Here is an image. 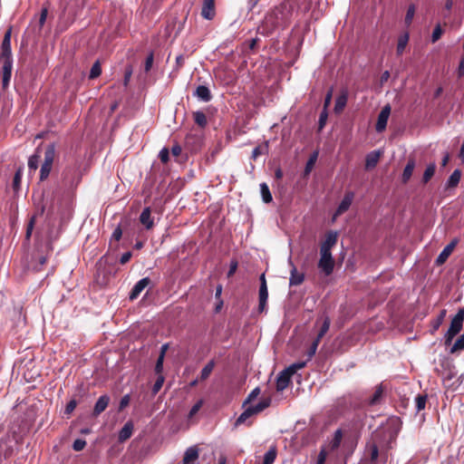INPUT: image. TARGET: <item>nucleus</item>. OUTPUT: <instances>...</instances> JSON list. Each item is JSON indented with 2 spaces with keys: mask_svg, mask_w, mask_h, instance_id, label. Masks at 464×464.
Segmentation results:
<instances>
[{
  "mask_svg": "<svg viewBox=\"0 0 464 464\" xmlns=\"http://www.w3.org/2000/svg\"><path fill=\"white\" fill-rule=\"evenodd\" d=\"M379 159H380V152L373 151V152H371L370 154H368L366 156V162H365L366 168L367 169L374 168L377 165Z\"/></svg>",
  "mask_w": 464,
  "mask_h": 464,
  "instance_id": "nucleus-27",
  "label": "nucleus"
},
{
  "mask_svg": "<svg viewBox=\"0 0 464 464\" xmlns=\"http://www.w3.org/2000/svg\"><path fill=\"white\" fill-rule=\"evenodd\" d=\"M53 165L43 162L40 169V180L44 181L47 179L52 170Z\"/></svg>",
  "mask_w": 464,
  "mask_h": 464,
  "instance_id": "nucleus-38",
  "label": "nucleus"
},
{
  "mask_svg": "<svg viewBox=\"0 0 464 464\" xmlns=\"http://www.w3.org/2000/svg\"><path fill=\"white\" fill-rule=\"evenodd\" d=\"M428 400L427 394H418L415 398V406L417 411H420L425 409L426 402Z\"/></svg>",
  "mask_w": 464,
  "mask_h": 464,
  "instance_id": "nucleus-32",
  "label": "nucleus"
},
{
  "mask_svg": "<svg viewBox=\"0 0 464 464\" xmlns=\"http://www.w3.org/2000/svg\"><path fill=\"white\" fill-rule=\"evenodd\" d=\"M292 376L293 375L286 369L280 372L276 378V391L283 392L286 389L291 382Z\"/></svg>",
  "mask_w": 464,
  "mask_h": 464,
  "instance_id": "nucleus-9",
  "label": "nucleus"
},
{
  "mask_svg": "<svg viewBox=\"0 0 464 464\" xmlns=\"http://www.w3.org/2000/svg\"><path fill=\"white\" fill-rule=\"evenodd\" d=\"M21 180H22V172H21V169H18L14 176V179H13V188L14 190H17L19 189L20 188V184H21Z\"/></svg>",
  "mask_w": 464,
  "mask_h": 464,
  "instance_id": "nucleus-53",
  "label": "nucleus"
},
{
  "mask_svg": "<svg viewBox=\"0 0 464 464\" xmlns=\"http://www.w3.org/2000/svg\"><path fill=\"white\" fill-rule=\"evenodd\" d=\"M40 160V155L34 154L28 160V168L30 170H36L38 169V163Z\"/></svg>",
  "mask_w": 464,
  "mask_h": 464,
  "instance_id": "nucleus-44",
  "label": "nucleus"
},
{
  "mask_svg": "<svg viewBox=\"0 0 464 464\" xmlns=\"http://www.w3.org/2000/svg\"><path fill=\"white\" fill-rule=\"evenodd\" d=\"M153 62H154V54H153V53L151 52V53H150L148 54V56H147V57H146V59H145V62H144V63H143V68H142V70H143V72H144V73H146V74H147V73L151 70L152 65H153Z\"/></svg>",
  "mask_w": 464,
  "mask_h": 464,
  "instance_id": "nucleus-39",
  "label": "nucleus"
},
{
  "mask_svg": "<svg viewBox=\"0 0 464 464\" xmlns=\"http://www.w3.org/2000/svg\"><path fill=\"white\" fill-rule=\"evenodd\" d=\"M132 72H133L132 65L127 64L124 68V78H123L124 85H127L129 83L130 77L132 75Z\"/></svg>",
  "mask_w": 464,
  "mask_h": 464,
  "instance_id": "nucleus-50",
  "label": "nucleus"
},
{
  "mask_svg": "<svg viewBox=\"0 0 464 464\" xmlns=\"http://www.w3.org/2000/svg\"><path fill=\"white\" fill-rule=\"evenodd\" d=\"M408 35L405 34L403 37H401L398 41V44H397V53L398 54H401L402 53V52L404 51L406 45H407V43H408Z\"/></svg>",
  "mask_w": 464,
  "mask_h": 464,
  "instance_id": "nucleus-49",
  "label": "nucleus"
},
{
  "mask_svg": "<svg viewBox=\"0 0 464 464\" xmlns=\"http://www.w3.org/2000/svg\"><path fill=\"white\" fill-rule=\"evenodd\" d=\"M342 440H343V432H342L341 430H337L334 432V439H333V440L331 442L332 448L333 449H337L340 446Z\"/></svg>",
  "mask_w": 464,
  "mask_h": 464,
  "instance_id": "nucleus-46",
  "label": "nucleus"
},
{
  "mask_svg": "<svg viewBox=\"0 0 464 464\" xmlns=\"http://www.w3.org/2000/svg\"><path fill=\"white\" fill-rule=\"evenodd\" d=\"M330 324H331V321H330V318L329 317H325L324 319V322H323V324L317 334V336H316V339L318 340H322V338L325 335V334L328 332L329 328H330Z\"/></svg>",
  "mask_w": 464,
  "mask_h": 464,
  "instance_id": "nucleus-36",
  "label": "nucleus"
},
{
  "mask_svg": "<svg viewBox=\"0 0 464 464\" xmlns=\"http://www.w3.org/2000/svg\"><path fill=\"white\" fill-rule=\"evenodd\" d=\"M216 362L214 360L209 361L204 368L201 370L199 380L201 382L206 381L214 370Z\"/></svg>",
  "mask_w": 464,
  "mask_h": 464,
  "instance_id": "nucleus-24",
  "label": "nucleus"
},
{
  "mask_svg": "<svg viewBox=\"0 0 464 464\" xmlns=\"http://www.w3.org/2000/svg\"><path fill=\"white\" fill-rule=\"evenodd\" d=\"M460 178H461V171L459 169H455L450 176L449 179L447 180L446 188H456L460 181Z\"/></svg>",
  "mask_w": 464,
  "mask_h": 464,
  "instance_id": "nucleus-21",
  "label": "nucleus"
},
{
  "mask_svg": "<svg viewBox=\"0 0 464 464\" xmlns=\"http://www.w3.org/2000/svg\"><path fill=\"white\" fill-rule=\"evenodd\" d=\"M443 34V30L440 26V24H438L434 29H433V32H432V34H431V43H436L442 35Z\"/></svg>",
  "mask_w": 464,
  "mask_h": 464,
  "instance_id": "nucleus-47",
  "label": "nucleus"
},
{
  "mask_svg": "<svg viewBox=\"0 0 464 464\" xmlns=\"http://www.w3.org/2000/svg\"><path fill=\"white\" fill-rule=\"evenodd\" d=\"M55 157V145L53 143L48 144L44 151V162L53 165Z\"/></svg>",
  "mask_w": 464,
  "mask_h": 464,
  "instance_id": "nucleus-22",
  "label": "nucleus"
},
{
  "mask_svg": "<svg viewBox=\"0 0 464 464\" xmlns=\"http://www.w3.org/2000/svg\"><path fill=\"white\" fill-rule=\"evenodd\" d=\"M34 227V218L33 217V218H31L30 221L27 224V227H26V233H25L26 239H30Z\"/></svg>",
  "mask_w": 464,
  "mask_h": 464,
  "instance_id": "nucleus-60",
  "label": "nucleus"
},
{
  "mask_svg": "<svg viewBox=\"0 0 464 464\" xmlns=\"http://www.w3.org/2000/svg\"><path fill=\"white\" fill-rule=\"evenodd\" d=\"M78 163H74L64 168L62 172V183L64 188L72 189L78 186L81 180V178L78 175Z\"/></svg>",
  "mask_w": 464,
  "mask_h": 464,
  "instance_id": "nucleus-2",
  "label": "nucleus"
},
{
  "mask_svg": "<svg viewBox=\"0 0 464 464\" xmlns=\"http://www.w3.org/2000/svg\"><path fill=\"white\" fill-rule=\"evenodd\" d=\"M201 15L207 20H212L215 17V0H203Z\"/></svg>",
  "mask_w": 464,
  "mask_h": 464,
  "instance_id": "nucleus-10",
  "label": "nucleus"
},
{
  "mask_svg": "<svg viewBox=\"0 0 464 464\" xmlns=\"http://www.w3.org/2000/svg\"><path fill=\"white\" fill-rule=\"evenodd\" d=\"M260 393V389L259 388H255L247 396V398L246 399V401H244L243 403V406H245L246 404L251 402L253 400H255Z\"/></svg>",
  "mask_w": 464,
  "mask_h": 464,
  "instance_id": "nucleus-55",
  "label": "nucleus"
},
{
  "mask_svg": "<svg viewBox=\"0 0 464 464\" xmlns=\"http://www.w3.org/2000/svg\"><path fill=\"white\" fill-rule=\"evenodd\" d=\"M327 119H328V111H327V110L323 109V111L320 113L319 121H318V130H322L324 128Z\"/></svg>",
  "mask_w": 464,
  "mask_h": 464,
  "instance_id": "nucleus-45",
  "label": "nucleus"
},
{
  "mask_svg": "<svg viewBox=\"0 0 464 464\" xmlns=\"http://www.w3.org/2000/svg\"><path fill=\"white\" fill-rule=\"evenodd\" d=\"M317 152H314L313 155L310 156L309 160H307L304 168V174H309L311 170L313 169L316 160H317Z\"/></svg>",
  "mask_w": 464,
  "mask_h": 464,
  "instance_id": "nucleus-41",
  "label": "nucleus"
},
{
  "mask_svg": "<svg viewBox=\"0 0 464 464\" xmlns=\"http://www.w3.org/2000/svg\"><path fill=\"white\" fill-rule=\"evenodd\" d=\"M140 222L145 227L146 229H151L154 226V220L151 217V210L150 208H145L140 216Z\"/></svg>",
  "mask_w": 464,
  "mask_h": 464,
  "instance_id": "nucleus-15",
  "label": "nucleus"
},
{
  "mask_svg": "<svg viewBox=\"0 0 464 464\" xmlns=\"http://www.w3.org/2000/svg\"><path fill=\"white\" fill-rule=\"evenodd\" d=\"M254 414L252 413V411H250L249 408H246L240 415L239 417L235 421V427H238L240 426L241 424H244L246 423V421L247 420V419H249L250 417H252Z\"/></svg>",
  "mask_w": 464,
  "mask_h": 464,
  "instance_id": "nucleus-31",
  "label": "nucleus"
},
{
  "mask_svg": "<svg viewBox=\"0 0 464 464\" xmlns=\"http://www.w3.org/2000/svg\"><path fill=\"white\" fill-rule=\"evenodd\" d=\"M130 396L129 394H126L123 397H121L119 404V411L124 410L130 404Z\"/></svg>",
  "mask_w": 464,
  "mask_h": 464,
  "instance_id": "nucleus-58",
  "label": "nucleus"
},
{
  "mask_svg": "<svg viewBox=\"0 0 464 464\" xmlns=\"http://www.w3.org/2000/svg\"><path fill=\"white\" fill-rule=\"evenodd\" d=\"M383 395H384V387H383L382 383H381L375 387L373 394L368 400V402H367L368 405L375 406V405L380 404L383 399Z\"/></svg>",
  "mask_w": 464,
  "mask_h": 464,
  "instance_id": "nucleus-12",
  "label": "nucleus"
},
{
  "mask_svg": "<svg viewBox=\"0 0 464 464\" xmlns=\"http://www.w3.org/2000/svg\"><path fill=\"white\" fill-rule=\"evenodd\" d=\"M109 402H110V397L108 395L100 396V398L98 399V401H96V403L94 405L92 415L94 417L99 416L108 407Z\"/></svg>",
  "mask_w": 464,
  "mask_h": 464,
  "instance_id": "nucleus-13",
  "label": "nucleus"
},
{
  "mask_svg": "<svg viewBox=\"0 0 464 464\" xmlns=\"http://www.w3.org/2000/svg\"><path fill=\"white\" fill-rule=\"evenodd\" d=\"M320 342L321 341L316 338L314 340V342L312 343V344L307 352V361H310L313 358V356L315 354Z\"/></svg>",
  "mask_w": 464,
  "mask_h": 464,
  "instance_id": "nucleus-48",
  "label": "nucleus"
},
{
  "mask_svg": "<svg viewBox=\"0 0 464 464\" xmlns=\"http://www.w3.org/2000/svg\"><path fill=\"white\" fill-rule=\"evenodd\" d=\"M260 192L265 203H270L273 200L272 194L266 183L260 184Z\"/></svg>",
  "mask_w": 464,
  "mask_h": 464,
  "instance_id": "nucleus-28",
  "label": "nucleus"
},
{
  "mask_svg": "<svg viewBox=\"0 0 464 464\" xmlns=\"http://www.w3.org/2000/svg\"><path fill=\"white\" fill-rule=\"evenodd\" d=\"M464 321V309L460 308L450 322V328L445 334V345H450L453 338L461 331Z\"/></svg>",
  "mask_w": 464,
  "mask_h": 464,
  "instance_id": "nucleus-3",
  "label": "nucleus"
},
{
  "mask_svg": "<svg viewBox=\"0 0 464 464\" xmlns=\"http://www.w3.org/2000/svg\"><path fill=\"white\" fill-rule=\"evenodd\" d=\"M159 157L163 163H167L169 160V150L167 148H163L159 154Z\"/></svg>",
  "mask_w": 464,
  "mask_h": 464,
  "instance_id": "nucleus-59",
  "label": "nucleus"
},
{
  "mask_svg": "<svg viewBox=\"0 0 464 464\" xmlns=\"http://www.w3.org/2000/svg\"><path fill=\"white\" fill-rule=\"evenodd\" d=\"M0 61L3 62L2 66V87H7L13 69V59L11 51V28H9L4 35L1 44Z\"/></svg>",
  "mask_w": 464,
  "mask_h": 464,
  "instance_id": "nucleus-1",
  "label": "nucleus"
},
{
  "mask_svg": "<svg viewBox=\"0 0 464 464\" xmlns=\"http://www.w3.org/2000/svg\"><path fill=\"white\" fill-rule=\"evenodd\" d=\"M238 263L237 260H232L229 265V270L227 272V277H231L237 269Z\"/></svg>",
  "mask_w": 464,
  "mask_h": 464,
  "instance_id": "nucleus-61",
  "label": "nucleus"
},
{
  "mask_svg": "<svg viewBox=\"0 0 464 464\" xmlns=\"http://www.w3.org/2000/svg\"><path fill=\"white\" fill-rule=\"evenodd\" d=\"M150 284V279L149 277H144L139 280L134 286L132 287L130 293V300L133 301L138 298L140 293Z\"/></svg>",
  "mask_w": 464,
  "mask_h": 464,
  "instance_id": "nucleus-7",
  "label": "nucleus"
},
{
  "mask_svg": "<svg viewBox=\"0 0 464 464\" xmlns=\"http://www.w3.org/2000/svg\"><path fill=\"white\" fill-rule=\"evenodd\" d=\"M270 403H271V399L266 398V399H264L263 401H261L260 402H258L256 405L249 406L248 408L250 409L252 413L255 415V414H257V413L263 411L265 409L268 408L270 406Z\"/></svg>",
  "mask_w": 464,
  "mask_h": 464,
  "instance_id": "nucleus-25",
  "label": "nucleus"
},
{
  "mask_svg": "<svg viewBox=\"0 0 464 464\" xmlns=\"http://www.w3.org/2000/svg\"><path fill=\"white\" fill-rule=\"evenodd\" d=\"M304 280V275L303 273H299L295 266H293L290 272V279L289 285L291 286L300 285Z\"/></svg>",
  "mask_w": 464,
  "mask_h": 464,
  "instance_id": "nucleus-19",
  "label": "nucleus"
},
{
  "mask_svg": "<svg viewBox=\"0 0 464 464\" xmlns=\"http://www.w3.org/2000/svg\"><path fill=\"white\" fill-rule=\"evenodd\" d=\"M435 170H436L435 163H430L427 166V168L423 173V176H422V182L424 184L428 183L431 179V178L433 177V175L435 173Z\"/></svg>",
  "mask_w": 464,
  "mask_h": 464,
  "instance_id": "nucleus-30",
  "label": "nucleus"
},
{
  "mask_svg": "<svg viewBox=\"0 0 464 464\" xmlns=\"http://www.w3.org/2000/svg\"><path fill=\"white\" fill-rule=\"evenodd\" d=\"M266 149V144L265 146H256L252 151L251 159L256 160L261 154L264 153V150Z\"/></svg>",
  "mask_w": 464,
  "mask_h": 464,
  "instance_id": "nucleus-51",
  "label": "nucleus"
},
{
  "mask_svg": "<svg viewBox=\"0 0 464 464\" xmlns=\"http://www.w3.org/2000/svg\"><path fill=\"white\" fill-rule=\"evenodd\" d=\"M133 432V423L131 421H127L121 430L119 431L118 440L120 442L126 441L129 440Z\"/></svg>",
  "mask_w": 464,
  "mask_h": 464,
  "instance_id": "nucleus-18",
  "label": "nucleus"
},
{
  "mask_svg": "<svg viewBox=\"0 0 464 464\" xmlns=\"http://www.w3.org/2000/svg\"><path fill=\"white\" fill-rule=\"evenodd\" d=\"M121 236H122V230H121V227H118L114 229V231L111 235V238L114 239L115 241H119L121 238Z\"/></svg>",
  "mask_w": 464,
  "mask_h": 464,
  "instance_id": "nucleus-64",
  "label": "nucleus"
},
{
  "mask_svg": "<svg viewBox=\"0 0 464 464\" xmlns=\"http://www.w3.org/2000/svg\"><path fill=\"white\" fill-rule=\"evenodd\" d=\"M318 267L325 274V276H329L333 273L334 259L333 258L332 251L320 248Z\"/></svg>",
  "mask_w": 464,
  "mask_h": 464,
  "instance_id": "nucleus-4",
  "label": "nucleus"
},
{
  "mask_svg": "<svg viewBox=\"0 0 464 464\" xmlns=\"http://www.w3.org/2000/svg\"><path fill=\"white\" fill-rule=\"evenodd\" d=\"M76 406H77V401L74 400V399L71 400L66 404V407H65V410H64V414L70 415L75 410Z\"/></svg>",
  "mask_w": 464,
  "mask_h": 464,
  "instance_id": "nucleus-56",
  "label": "nucleus"
},
{
  "mask_svg": "<svg viewBox=\"0 0 464 464\" xmlns=\"http://www.w3.org/2000/svg\"><path fill=\"white\" fill-rule=\"evenodd\" d=\"M346 103H347V94L346 93H342L341 95H339L335 101V104H334V111L335 113H341L344 107L346 106Z\"/></svg>",
  "mask_w": 464,
  "mask_h": 464,
  "instance_id": "nucleus-26",
  "label": "nucleus"
},
{
  "mask_svg": "<svg viewBox=\"0 0 464 464\" xmlns=\"http://www.w3.org/2000/svg\"><path fill=\"white\" fill-rule=\"evenodd\" d=\"M163 361L164 358L162 357V355H159L155 365V372L157 375H162L161 373L163 371Z\"/></svg>",
  "mask_w": 464,
  "mask_h": 464,
  "instance_id": "nucleus-57",
  "label": "nucleus"
},
{
  "mask_svg": "<svg viewBox=\"0 0 464 464\" xmlns=\"http://www.w3.org/2000/svg\"><path fill=\"white\" fill-rule=\"evenodd\" d=\"M193 120L195 123L201 129H204L208 125L207 116L203 111H197L193 112Z\"/></svg>",
  "mask_w": 464,
  "mask_h": 464,
  "instance_id": "nucleus-23",
  "label": "nucleus"
},
{
  "mask_svg": "<svg viewBox=\"0 0 464 464\" xmlns=\"http://www.w3.org/2000/svg\"><path fill=\"white\" fill-rule=\"evenodd\" d=\"M276 458V449L270 448L264 456L263 464H273Z\"/></svg>",
  "mask_w": 464,
  "mask_h": 464,
  "instance_id": "nucleus-34",
  "label": "nucleus"
},
{
  "mask_svg": "<svg viewBox=\"0 0 464 464\" xmlns=\"http://www.w3.org/2000/svg\"><path fill=\"white\" fill-rule=\"evenodd\" d=\"M462 350H464V334H461L452 344L450 353H456Z\"/></svg>",
  "mask_w": 464,
  "mask_h": 464,
  "instance_id": "nucleus-33",
  "label": "nucleus"
},
{
  "mask_svg": "<svg viewBox=\"0 0 464 464\" xmlns=\"http://www.w3.org/2000/svg\"><path fill=\"white\" fill-rule=\"evenodd\" d=\"M338 234L335 231H328L325 235L324 240L322 242L320 248L332 251V248L336 245Z\"/></svg>",
  "mask_w": 464,
  "mask_h": 464,
  "instance_id": "nucleus-11",
  "label": "nucleus"
},
{
  "mask_svg": "<svg viewBox=\"0 0 464 464\" xmlns=\"http://www.w3.org/2000/svg\"><path fill=\"white\" fill-rule=\"evenodd\" d=\"M198 459V449L194 446L188 448L184 454L182 463L183 464H194Z\"/></svg>",
  "mask_w": 464,
  "mask_h": 464,
  "instance_id": "nucleus-16",
  "label": "nucleus"
},
{
  "mask_svg": "<svg viewBox=\"0 0 464 464\" xmlns=\"http://www.w3.org/2000/svg\"><path fill=\"white\" fill-rule=\"evenodd\" d=\"M307 361L304 362H297L295 363L291 364L287 368H285L292 375H294L298 370L303 369L305 367Z\"/></svg>",
  "mask_w": 464,
  "mask_h": 464,
  "instance_id": "nucleus-43",
  "label": "nucleus"
},
{
  "mask_svg": "<svg viewBox=\"0 0 464 464\" xmlns=\"http://www.w3.org/2000/svg\"><path fill=\"white\" fill-rule=\"evenodd\" d=\"M415 168V160L413 159H410L403 169V173L401 176V181L403 184H406L411 177L412 176L413 170Z\"/></svg>",
  "mask_w": 464,
  "mask_h": 464,
  "instance_id": "nucleus-20",
  "label": "nucleus"
},
{
  "mask_svg": "<svg viewBox=\"0 0 464 464\" xmlns=\"http://www.w3.org/2000/svg\"><path fill=\"white\" fill-rule=\"evenodd\" d=\"M163 382H164V377L162 375H158V378L152 387V392L154 394H156L160 392V390L161 389V387L163 385Z\"/></svg>",
  "mask_w": 464,
  "mask_h": 464,
  "instance_id": "nucleus-52",
  "label": "nucleus"
},
{
  "mask_svg": "<svg viewBox=\"0 0 464 464\" xmlns=\"http://www.w3.org/2000/svg\"><path fill=\"white\" fill-rule=\"evenodd\" d=\"M86 446V441L82 439H77L73 441L72 449L75 451L82 450Z\"/></svg>",
  "mask_w": 464,
  "mask_h": 464,
  "instance_id": "nucleus-54",
  "label": "nucleus"
},
{
  "mask_svg": "<svg viewBox=\"0 0 464 464\" xmlns=\"http://www.w3.org/2000/svg\"><path fill=\"white\" fill-rule=\"evenodd\" d=\"M457 244H458V240L453 239L450 244H448L442 249V251L440 253V255L438 256V257L436 259V264L438 266L443 265L447 261V259L449 258V256L451 255L454 248L456 247Z\"/></svg>",
  "mask_w": 464,
  "mask_h": 464,
  "instance_id": "nucleus-8",
  "label": "nucleus"
},
{
  "mask_svg": "<svg viewBox=\"0 0 464 464\" xmlns=\"http://www.w3.org/2000/svg\"><path fill=\"white\" fill-rule=\"evenodd\" d=\"M122 103V98H120L119 100H115L111 102L110 106V114L113 113Z\"/></svg>",
  "mask_w": 464,
  "mask_h": 464,
  "instance_id": "nucleus-62",
  "label": "nucleus"
},
{
  "mask_svg": "<svg viewBox=\"0 0 464 464\" xmlns=\"http://www.w3.org/2000/svg\"><path fill=\"white\" fill-rule=\"evenodd\" d=\"M368 450L370 452V459L372 462H374L377 460L379 456V449L375 443L368 444Z\"/></svg>",
  "mask_w": 464,
  "mask_h": 464,
  "instance_id": "nucleus-40",
  "label": "nucleus"
},
{
  "mask_svg": "<svg viewBox=\"0 0 464 464\" xmlns=\"http://www.w3.org/2000/svg\"><path fill=\"white\" fill-rule=\"evenodd\" d=\"M354 196H355L354 192H353V191L345 192L343 198L338 205V207L333 216V221H334L337 218V217L343 215L344 212H346L349 209V208L351 207V205L353 201Z\"/></svg>",
  "mask_w": 464,
  "mask_h": 464,
  "instance_id": "nucleus-5",
  "label": "nucleus"
},
{
  "mask_svg": "<svg viewBox=\"0 0 464 464\" xmlns=\"http://www.w3.org/2000/svg\"><path fill=\"white\" fill-rule=\"evenodd\" d=\"M391 113L390 105H385L380 111L376 122L375 129L378 132H382L385 130L388 122V119Z\"/></svg>",
  "mask_w": 464,
  "mask_h": 464,
  "instance_id": "nucleus-6",
  "label": "nucleus"
},
{
  "mask_svg": "<svg viewBox=\"0 0 464 464\" xmlns=\"http://www.w3.org/2000/svg\"><path fill=\"white\" fill-rule=\"evenodd\" d=\"M276 27V24L275 22V18L273 15H269L266 17L265 23L261 27L257 28V33L267 35L269 34Z\"/></svg>",
  "mask_w": 464,
  "mask_h": 464,
  "instance_id": "nucleus-14",
  "label": "nucleus"
},
{
  "mask_svg": "<svg viewBox=\"0 0 464 464\" xmlns=\"http://www.w3.org/2000/svg\"><path fill=\"white\" fill-rule=\"evenodd\" d=\"M188 58V54H179L177 57H176V61H175V66H174V70L173 72H171L174 73V72H178L185 64V61Z\"/></svg>",
  "mask_w": 464,
  "mask_h": 464,
  "instance_id": "nucleus-35",
  "label": "nucleus"
},
{
  "mask_svg": "<svg viewBox=\"0 0 464 464\" xmlns=\"http://www.w3.org/2000/svg\"><path fill=\"white\" fill-rule=\"evenodd\" d=\"M414 14H415V5H410L408 6V9H407V12H406V15H405V19H404V22L407 25H410L412 22V19L414 17Z\"/></svg>",
  "mask_w": 464,
  "mask_h": 464,
  "instance_id": "nucleus-42",
  "label": "nucleus"
},
{
  "mask_svg": "<svg viewBox=\"0 0 464 464\" xmlns=\"http://www.w3.org/2000/svg\"><path fill=\"white\" fill-rule=\"evenodd\" d=\"M194 96H197L203 102H209L212 98L210 89H196Z\"/></svg>",
  "mask_w": 464,
  "mask_h": 464,
  "instance_id": "nucleus-29",
  "label": "nucleus"
},
{
  "mask_svg": "<svg viewBox=\"0 0 464 464\" xmlns=\"http://www.w3.org/2000/svg\"><path fill=\"white\" fill-rule=\"evenodd\" d=\"M101 73H102L101 63H100V61H96L91 68L89 78L95 79V78L99 77L101 75Z\"/></svg>",
  "mask_w": 464,
  "mask_h": 464,
  "instance_id": "nucleus-37",
  "label": "nucleus"
},
{
  "mask_svg": "<svg viewBox=\"0 0 464 464\" xmlns=\"http://www.w3.org/2000/svg\"><path fill=\"white\" fill-rule=\"evenodd\" d=\"M131 256H132V254H131V252H130V251H128V252L124 253V254L121 256L120 263H121V265H125V264H127V263L130 260Z\"/></svg>",
  "mask_w": 464,
  "mask_h": 464,
  "instance_id": "nucleus-63",
  "label": "nucleus"
},
{
  "mask_svg": "<svg viewBox=\"0 0 464 464\" xmlns=\"http://www.w3.org/2000/svg\"><path fill=\"white\" fill-rule=\"evenodd\" d=\"M259 304H258V311L260 313L264 312L266 307V303L268 299V290L267 285L263 284V285L259 286Z\"/></svg>",
  "mask_w": 464,
  "mask_h": 464,
  "instance_id": "nucleus-17",
  "label": "nucleus"
}]
</instances>
